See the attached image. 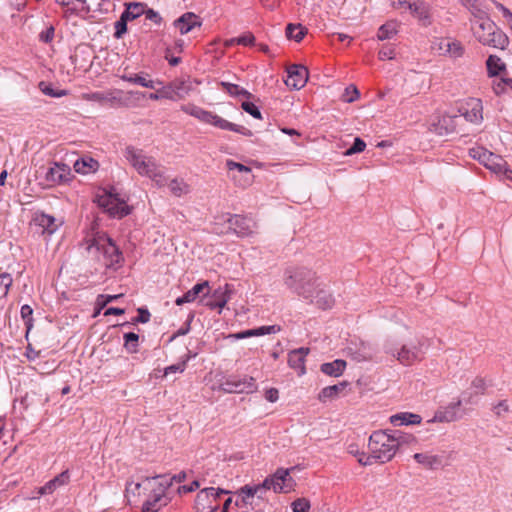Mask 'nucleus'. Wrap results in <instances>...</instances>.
Segmentation results:
<instances>
[{
	"instance_id": "1",
	"label": "nucleus",
	"mask_w": 512,
	"mask_h": 512,
	"mask_svg": "<svg viewBox=\"0 0 512 512\" xmlns=\"http://www.w3.org/2000/svg\"><path fill=\"white\" fill-rule=\"evenodd\" d=\"M124 157L139 175L148 177L157 187H164L168 183L165 169L142 150L128 146L124 150Z\"/></svg>"
},
{
	"instance_id": "2",
	"label": "nucleus",
	"mask_w": 512,
	"mask_h": 512,
	"mask_svg": "<svg viewBox=\"0 0 512 512\" xmlns=\"http://www.w3.org/2000/svg\"><path fill=\"white\" fill-rule=\"evenodd\" d=\"M320 278L316 272L306 266L290 265L283 271V285L292 293L306 298L311 296L316 289Z\"/></svg>"
},
{
	"instance_id": "3",
	"label": "nucleus",
	"mask_w": 512,
	"mask_h": 512,
	"mask_svg": "<svg viewBox=\"0 0 512 512\" xmlns=\"http://www.w3.org/2000/svg\"><path fill=\"white\" fill-rule=\"evenodd\" d=\"M368 447L370 454L362 453L358 459V463L363 466L372 465L373 461L380 463L391 461L398 450V442L387 431H376L370 436Z\"/></svg>"
},
{
	"instance_id": "4",
	"label": "nucleus",
	"mask_w": 512,
	"mask_h": 512,
	"mask_svg": "<svg viewBox=\"0 0 512 512\" xmlns=\"http://www.w3.org/2000/svg\"><path fill=\"white\" fill-rule=\"evenodd\" d=\"M409 336L407 342L399 348L387 347L386 353L390 354L403 366H412L417 362H421L425 355L424 340L419 337H411L412 331L407 327L404 328Z\"/></svg>"
},
{
	"instance_id": "5",
	"label": "nucleus",
	"mask_w": 512,
	"mask_h": 512,
	"mask_svg": "<svg viewBox=\"0 0 512 512\" xmlns=\"http://www.w3.org/2000/svg\"><path fill=\"white\" fill-rule=\"evenodd\" d=\"M472 29L478 41L484 45L504 49L508 43L506 35L487 17H479Z\"/></svg>"
},
{
	"instance_id": "6",
	"label": "nucleus",
	"mask_w": 512,
	"mask_h": 512,
	"mask_svg": "<svg viewBox=\"0 0 512 512\" xmlns=\"http://www.w3.org/2000/svg\"><path fill=\"white\" fill-rule=\"evenodd\" d=\"M181 110L198 119L199 121L213 125L219 129L222 130H230L234 131L243 135H251V132L247 130L246 128L236 125L234 123H231L222 117H220L217 114H214L211 111L204 110L203 108L196 106L194 104H185L181 106Z\"/></svg>"
},
{
	"instance_id": "7",
	"label": "nucleus",
	"mask_w": 512,
	"mask_h": 512,
	"mask_svg": "<svg viewBox=\"0 0 512 512\" xmlns=\"http://www.w3.org/2000/svg\"><path fill=\"white\" fill-rule=\"evenodd\" d=\"M88 250L90 252H93L94 250L100 252L102 254L101 261L107 268L115 267L123 260L122 253L119 248L115 245L112 239L105 234L95 237L92 243L88 246Z\"/></svg>"
},
{
	"instance_id": "8",
	"label": "nucleus",
	"mask_w": 512,
	"mask_h": 512,
	"mask_svg": "<svg viewBox=\"0 0 512 512\" xmlns=\"http://www.w3.org/2000/svg\"><path fill=\"white\" fill-rule=\"evenodd\" d=\"M96 202L112 217L122 218L130 213L125 200L111 191L102 190L97 194Z\"/></svg>"
},
{
	"instance_id": "9",
	"label": "nucleus",
	"mask_w": 512,
	"mask_h": 512,
	"mask_svg": "<svg viewBox=\"0 0 512 512\" xmlns=\"http://www.w3.org/2000/svg\"><path fill=\"white\" fill-rule=\"evenodd\" d=\"M144 483L145 488L149 489L152 493L151 499L148 501L152 504L160 505V502L165 497L167 489L173 484V478H170L169 475L146 477ZM163 505H166V502L163 503Z\"/></svg>"
},
{
	"instance_id": "10",
	"label": "nucleus",
	"mask_w": 512,
	"mask_h": 512,
	"mask_svg": "<svg viewBox=\"0 0 512 512\" xmlns=\"http://www.w3.org/2000/svg\"><path fill=\"white\" fill-rule=\"evenodd\" d=\"M292 469L278 468L272 476L265 479L267 489L273 490L275 493L290 492L295 485L293 478L290 476Z\"/></svg>"
},
{
	"instance_id": "11",
	"label": "nucleus",
	"mask_w": 512,
	"mask_h": 512,
	"mask_svg": "<svg viewBox=\"0 0 512 512\" xmlns=\"http://www.w3.org/2000/svg\"><path fill=\"white\" fill-rule=\"evenodd\" d=\"M472 158L477 159L486 168L492 172L499 174L502 173L506 161L499 155H496L483 147H475L469 150Z\"/></svg>"
},
{
	"instance_id": "12",
	"label": "nucleus",
	"mask_w": 512,
	"mask_h": 512,
	"mask_svg": "<svg viewBox=\"0 0 512 512\" xmlns=\"http://www.w3.org/2000/svg\"><path fill=\"white\" fill-rule=\"evenodd\" d=\"M461 119L472 124H480L483 121V104L479 98L467 99L459 108Z\"/></svg>"
},
{
	"instance_id": "13",
	"label": "nucleus",
	"mask_w": 512,
	"mask_h": 512,
	"mask_svg": "<svg viewBox=\"0 0 512 512\" xmlns=\"http://www.w3.org/2000/svg\"><path fill=\"white\" fill-rule=\"evenodd\" d=\"M222 389L226 393H252L256 391L257 386L255 379L251 376L231 377L222 384Z\"/></svg>"
},
{
	"instance_id": "14",
	"label": "nucleus",
	"mask_w": 512,
	"mask_h": 512,
	"mask_svg": "<svg viewBox=\"0 0 512 512\" xmlns=\"http://www.w3.org/2000/svg\"><path fill=\"white\" fill-rule=\"evenodd\" d=\"M229 227L239 237H249L253 235L257 229V223L252 218L233 215L228 219Z\"/></svg>"
},
{
	"instance_id": "15",
	"label": "nucleus",
	"mask_w": 512,
	"mask_h": 512,
	"mask_svg": "<svg viewBox=\"0 0 512 512\" xmlns=\"http://www.w3.org/2000/svg\"><path fill=\"white\" fill-rule=\"evenodd\" d=\"M226 167L230 172L237 171L238 174H233L231 176V179L236 185L240 187H247L253 182V175L250 167L233 160H227Z\"/></svg>"
},
{
	"instance_id": "16",
	"label": "nucleus",
	"mask_w": 512,
	"mask_h": 512,
	"mask_svg": "<svg viewBox=\"0 0 512 512\" xmlns=\"http://www.w3.org/2000/svg\"><path fill=\"white\" fill-rule=\"evenodd\" d=\"M305 299H309L312 303H315L319 308L324 310L332 308L335 303L332 294L320 279L317 281L314 293Z\"/></svg>"
},
{
	"instance_id": "17",
	"label": "nucleus",
	"mask_w": 512,
	"mask_h": 512,
	"mask_svg": "<svg viewBox=\"0 0 512 512\" xmlns=\"http://www.w3.org/2000/svg\"><path fill=\"white\" fill-rule=\"evenodd\" d=\"M287 72L288 76L285 83L289 88L299 90L307 83L308 70L305 66L292 65Z\"/></svg>"
},
{
	"instance_id": "18",
	"label": "nucleus",
	"mask_w": 512,
	"mask_h": 512,
	"mask_svg": "<svg viewBox=\"0 0 512 512\" xmlns=\"http://www.w3.org/2000/svg\"><path fill=\"white\" fill-rule=\"evenodd\" d=\"M461 400L457 402L450 403L442 410H439L435 413L434 417L430 419L429 423L441 422V423H449L457 421L461 418L460 413Z\"/></svg>"
},
{
	"instance_id": "19",
	"label": "nucleus",
	"mask_w": 512,
	"mask_h": 512,
	"mask_svg": "<svg viewBox=\"0 0 512 512\" xmlns=\"http://www.w3.org/2000/svg\"><path fill=\"white\" fill-rule=\"evenodd\" d=\"M461 122V116L458 115H443L435 123L434 132L439 136H447L457 132V126Z\"/></svg>"
},
{
	"instance_id": "20",
	"label": "nucleus",
	"mask_w": 512,
	"mask_h": 512,
	"mask_svg": "<svg viewBox=\"0 0 512 512\" xmlns=\"http://www.w3.org/2000/svg\"><path fill=\"white\" fill-rule=\"evenodd\" d=\"M174 26L181 35H185L194 28L202 26L201 18L193 12H186L174 21Z\"/></svg>"
},
{
	"instance_id": "21",
	"label": "nucleus",
	"mask_w": 512,
	"mask_h": 512,
	"mask_svg": "<svg viewBox=\"0 0 512 512\" xmlns=\"http://www.w3.org/2000/svg\"><path fill=\"white\" fill-rule=\"evenodd\" d=\"M71 179V169L64 163H54L46 173V180L53 184L66 183Z\"/></svg>"
},
{
	"instance_id": "22",
	"label": "nucleus",
	"mask_w": 512,
	"mask_h": 512,
	"mask_svg": "<svg viewBox=\"0 0 512 512\" xmlns=\"http://www.w3.org/2000/svg\"><path fill=\"white\" fill-rule=\"evenodd\" d=\"M228 493H229V491L220 489V488H218V489H215L213 487L205 488L198 493L196 500L198 503H201L204 501H209V505L205 508L206 512H220L221 509H219L216 504L214 505L212 503V500L215 501L221 494H228Z\"/></svg>"
},
{
	"instance_id": "23",
	"label": "nucleus",
	"mask_w": 512,
	"mask_h": 512,
	"mask_svg": "<svg viewBox=\"0 0 512 512\" xmlns=\"http://www.w3.org/2000/svg\"><path fill=\"white\" fill-rule=\"evenodd\" d=\"M309 353L308 348H298L292 350L288 355V365L297 371L298 375H304L306 372L305 369V358Z\"/></svg>"
},
{
	"instance_id": "24",
	"label": "nucleus",
	"mask_w": 512,
	"mask_h": 512,
	"mask_svg": "<svg viewBox=\"0 0 512 512\" xmlns=\"http://www.w3.org/2000/svg\"><path fill=\"white\" fill-rule=\"evenodd\" d=\"M69 478V472L67 470L63 471L62 473L48 481L44 486L38 488V497L54 493V491L57 490L58 488L68 484Z\"/></svg>"
},
{
	"instance_id": "25",
	"label": "nucleus",
	"mask_w": 512,
	"mask_h": 512,
	"mask_svg": "<svg viewBox=\"0 0 512 512\" xmlns=\"http://www.w3.org/2000/svg\"><path fill=\"white\" fill-rule=\"evenodd\" d=\"M422 26H429L432 23L430 7L420 0L413 1V8L410 11Z\"/></svg>"
},
{
	"instance_id": "26",
	"label": "nucleus",
	"mask_w": 512,
	"mask_h": 512,
	"mask_svg": "<svg viewBox=\"0 0 512 512\" xmlns=\"http://www.w3.org/2000/svg\"><path fill=\"white\" fill-rule=\"evenodd\" d=\"M281 330L278 325H270V326H261L256 329L245 330L242 332L230 334L228 338L233 339H244L252 336H263L266 334H275Z\"/></svg>"
},
{
	"instance_id": "27",
	"label": "nucleus",
	"mask_w": 512,
	"mask_h": 512,
	"mask_svg": "<svg viewBox=\"0 0 512 512\" xmlns=\"http://www.w3.org/2000/svg\"><path fill=\"white\" fill-rule=\"evenodd\" d=\"M231 290L229 285H225L224 287L217 288L213 293V300L208 302L206 305L210 308H219L220 310L224 308L227 302L230 300Z\"/></svg>"
},
{
	"instance_id": "28",
	"label": "nucleus",
	"mask_w": 512,
	"mask_h": 512,
	"mask_svg": "<svg viewBox=\"0 0 512 512\" xmlns=\"http://www.w3.org/2000/svg\"><path fill=\"white\" fill-rule=\"evenodd\" d=\"M421 420L422 418L420 415L410 412L397 413L390 417V422L394 426L420 424Z\"/></svg>"
},
{
	"instance_id": "29",
	"label": "nucleus",
	"mask_w": 512,
	"mask_h": 512,
	"mask_svg": "<svg viewBox=\"0 0 512 512\" xmlns=\"http://www.w3.org/2000/svg\"><path fill=\"white\" fill-rule=\"evenodd\" d=\"M73 167L77 173L89 174L98 170L99 163L91 157H83L76 160Z\"/></svg>"
},
{
	"instance_id": "30",
	"label": "nucleus",
	"mask_w": 512,
	"mask_h": 512,
	"mask_svg": "<svg viewBox=\"0 0 512 512\" xmlns=\"http://www.w3.org/2000/svg\"><path fill=\"white\" fill-rule=\"evenodd\" d=\"M346 368V362L342 359H336L332 362L323 363L321 365V372L328 376L339 377L343 374Z\"/></svg>"
},
{
	"instance_id": "31",
	"label": "nucleus",
	"mask_w": 512,
	"mask_h": 512,
	"mask_svg": "<svg viewBox=\"0 0 512 512\" xmlns=\"http://www.w3.org/2000/svg\"><path fill=\"white\" fill-rule=\"evenodd\" d=\"M209 284L207 281L196 284L192 289L187 291L183 296L178 297L175 301L176 305L180 306L185 303H191L196 300L198 295L205 289L208 288Z\"/></svg>"
},
{
	"instance_id": "32",
	"label": "nucleus",
	"mask_w": 512,
	"mask_h": 512,
	"mask_svg": "<svg viewBox=\"0 0 512 512\" xmlns=\"http://www.w3.org/2000/svg\"><path fill=\"white\" fill-rule=\"evenodd\" d=\"M486 67L489 77L498 76L506 70V64L504 61L496 55H490L488 57Z\"/></svg>"
},
{
	"instance_id": "33",
	"label": "nucleus",
	"mask_w": 512,
	"mask_h": 512,
	"mask_svg": "<svg viewBox=\"0 0 512 512\" xmlns=\"http://www.w3.org/2000/svg\"><path fill=\"white\" fill-rule=\"evenodd\" d=\"M346 386H347V382H341L339 384L324 387L320 391L318 399L321 402H325L329 399H334L338 396V394L340 392H342L345 389Z\"/></svg>"
},
{
	"instance_id": "34",
	"label": "nucleus",
	"mask_w": 512,
	"mask_h": 512,
	"mask_svg": "<svg viewBox=\"0 0 512 512\" xmlns=\"http://www.w3.org/2000/svg\"><path fill=\"white\" fill-rule=\"evenodd\" d=\"M398 23L388 21L378 29L377 38L380 41L392 39L398 33Z\"/></svg>"
},
{
	"instance_id": "35",
	"label": "nucleus",
	"mask_w": 512,
	"mask_h": 512,
	"mask_svg": "<svg viewBox=\"0 0 512 512\" xmlns=\"http://www.w3.org/2000/svg\"><path fill=\"white\" fill-rule=\"evenodd\" d=\"M173 83L178 100L186 98L194 89V82L190 79L175 80Z\"/></svg>"
},
{
	"instance_id": "36",
	"label": "nucleus",
	"mask_w": 512,
	"mask_h": 512,
	"mask_svg": "<svg viewBox=\"0 0 512 512\" xmlns=\"http://www.w3.org/2000/svg\"><path fill=\"white\" fill-rule=\"evenodd\" d=\"M170 192L176 196L181 197L190 192V186L183 180L175 178L168 184Z\"/></svg>"
},
{
	"instance_id": "37",
	"label": "nucleus",
	"mask_w": 512,
	"mask_h": 512,
	"mask_svg": "<svg viewBox=\"0 0 512 512\" xmlns=\"http://www.w3.org/2000/svg\"><path fill=\"white\" fill-rule=\"evenodd\" d=\"M307 29L301 24H288L286 28V35L289 39L300 42L306 35Z\"/></svg>"
},
{
	"instance_id": "38",
	"label": "nucleus",
	"mask_w": 512,
	"mask_h": 512,
	"mask_svg": "<svg viewBox=\"0 0 512 512\" xmlns=\"http://www.w3.org/2000/svg\"><path fill=\"white\" fill-rule=\"evenodd\" d=\"M83 98L88 101H97V102H115L120 101V98H118L114 92L103 94L99 92L91 93V94H84Z\"/></svg>"
},
{
	"instance_id": "39",
	"label": "nucleus",
	"mask_w": 512,
	"mask_h": 512,
	"mask_svg": "<svg viewBox=\"0 0 512 512\" xmlns=\"http://www.w3.org/2000/svg\"><path fill=\"white\" fill-rule=\"evenodd\" d=\"M144 13V7L140 3H129L122 15L128 20H134Z\"/></svg>"
},
{
	"instance_id": "40",
	"label": "nucleus",
	"mask_w": 512,
	"mask_h": 512,
	"mask_svg": "<svg viewBox=\"0 0 512 512\" xmlns=\"http://www.w3.org/2000/svg\"><path fill=\"white\" fill-rule=\"evenodd\" d=\"M221 86L231 96H234V97L244 96V97H247V98L251 97V94L247 90L241 88L240 86H238L236 84H232V83H229V82H221Z\"/></svg>"
},
{
	"instance_id": "41",
	"label": "nucleus",
	"mask_w": 512,
	"mask_h": 512,
	"mask_svg": "<svg viewBox=\"0 0 512 512\" xmlns=\"http://www.w3.org/2000/svg\"><path fill=\"white\" fill-rule=\"evenodd\" d=\"M446 46V56L451 58H459L463 55L464 48L459 41L449 39Z\"/></svg>"
},
{
	"instance_id": "42",
	"label": "nucleus",
	"mask_w": 512,
	"mask_h": 512,
	"mask_svg": "<svg viewBox=\"0 0 512 512\" xmlns=\"http://www.w3.org/2000/svg\"><path fill=\"white\" fill-rule=\"evenodd\" d=\"M20 314L26 326V335H28V333L31 331L33 327V309L31 308V306L27 304L23 305L21 307Z\"/></svg>"
},
{
	"instance_id": "43",
	"label": "nucleus",
	"mask_w": 512,
	"mask_h": 512,
	"mask_svg": "<svg viewBox=\"0 0 512 512\" xmlns=\"http://www.w3.org/2000/svg\"><path fill=\"white\" fill-rule=\"evenodd\" d=\"M124 340V346L130 353H136L138 351L139 336L137 334L133 332L126 333Z\"/></svg>"
},
{
	"instance_id": "44",
	"label": "nucleus",
	"mask_w": 512,
	"mask_h": 512,
	"mask_svg": "<svg viewBox=\"0 0 512 512\" xmlns=\"http://www.w3.org/2000/svg\"><path fill=\"white\" fill-rule=\"evenodd\" d=\"M122 79L127 82L138 84V85L146 87V88H154V81L147 80L145 77H143L141 75H134V76L124 75V76H122Z\"/></svg>"
},
{
	"instance_id": "45",
	"label": "nucleus",
	"mask_w": 512,
	"mask_h": 512,
	"mask_svg": "<svg viewBox=\"0 0 512 512\" xmlns=\"http://www.w3.org/2000/svg\"><path fill=\"white\" fill-rule=\"evenodd\" d=\"M12 277L8 273H0V299L4 298L12 285Z\"/></svg>"
},
{
	"instance_id": "46",
	"label": "nucleus",
	"mask_w": 512,
	"mask_h": 512,
	"mask_svg": "<svg viewBox=\"0 0 512 512\" xmlns=\"http://www.w3.org/2000/svg\"><path fill=\"white\" fill-rule=\"evenodd\" d=\"M310 501L307 498H298L291 504L293 512H309Z\"/></svg>"
},
{
	"instance_id": "47",
	"label": "nucleus",
	"mask_w": 512,
	"mask_h": 512,
	"mask_svg": "<svg viewBox=\"0 0 512 512\" xmlns=\"http://www.w3.org/2000/svg\"><path fill=\"white\" fill-rule=\"evenodd\" d=\"M360 96V93L358 91V89L356 88V86L354 85H350L349 87H347L345 89V92L343 94V101L347 102V103H351L355 100H357Z\"/></svg>"
},
{
	"instance_id": "48",
	"label": "nucleus",
	"mask_w": 512,
	"mask_h": 512,
	"mask_svg": "<svg viewBox=\"0 0 512 512\" xmlns=\"http://www.w3.org/2000/svg\"><path fill=\"white\" fill-rule=\"evenodd\" d=\"M241 107L245 112L249 113L252 117H254L256 119L262 118L260 110L254 103L244 101V102H242Z\"/></svg>"
},
{
	"instance_id": "49",
	"label": "nucleus",
	"mask_w": 512,
	"mask_h": 512,
	"mask_svg": "<svg viewBox=\"0 0 512 512\" xmlns=\"http://www.w3.org/2000/svg\"><path fill=\"white\" fill-rule=\"evenodd\" d=\"M127 21L123 15H121L120 19L115 23V38L119 39L123 36V34L127 31Z\"/></svg>"
},
{
	"instance_id": "50",
	"label": "nucleus",
	"mask_w": 512,
	"mask_h": 512,
	"mask_svg": "<svg viewBox=\"0 0 512 512\" xmlns=\"http://www.w3.org/2000/svg\"><path fill=\"white\" fill-rule=\"evenodd\" d=\"M391 435H393V439L397 440L398 448L402 444H410L412 442H415V437L413 435L404 434L400 431H396V432L392 433Z\"/></svg>"
},
{
	"instance_id": "51",
	"label": "nucleus",
	"mask_w": 512,
	"mask_h": 512,
	"mask_svg": "<svg viewBox=\"0 0 512 512\" xmlns=\"http://www.w3.org/2000/svg\"><path fill=\"white\" fill-rule=\"evenodd\" d=\"M190 359V357L188 356L184 361H182L181 363H178V364H173V365H170L168 367H166L164 369V375H169V374H172V373H182L184 372L185 368H186V364L188 362V360Z\"/></svg>"
},
{
	"instance_id": "52",
	"label": "nucleus",
	"mask_w": 512,
	"mask_h": 512,
	"mask_svg": "<svg viewBox=\"0 0 512 512\" xmlns=\"http://www.w3.org/2000/svg\"><path fill=\"white\" fill-rule=\"evenodd\" d=\"M39 221H40V225L45 227V229L47 230V232L49 234H52L55 231V229H56V226L54 225L55 219L52 216L42 215L40 217Z\"/></svg>"
},
{
	"instance_id": "53",
	"label": "nucleus",
	"mask_w": 512,
	"mask_h": 512,
	"mask_svg": "<svg viewBox=\"0 0 512 512\" xmlns=\"http://www.w3.org/2000/svg\"><path fill=\"white\" fill-rule=\"evenodd\" d=\"M365 148L366 143L362 139L357 137L355 138L353 145L345 152V155L349 156L355 153H360L364 151Z\"/></svg>"
},
{
	"instance_id": "54",
	"label": "nucleus",
	"mask_w": 512,
	"mask_h": 512,
	"mask_svg": "<svg viewBox=\"0 0 512 512\" xmlns=\"http://www.w3.org/2000/svg\"><path fill=\"white\" fill-rule=\"evenodd\" d=\"M40 86V89L41 91L45 94V95H48V96H51V97H62V96H65L67 94V92L65 90H60L58 92H55L53 90V88H51L49 85H47L46 83L44 82H41L39 84Z\"/></svg>"
},
{
	"instance_id": "55",
	"label": "nucleus",
	"mask_w": 512,
	"mask_h": 512,
	"mask_svg": "<svg viewBox=\"0 0 512 512\" xmlns=\"http://www.w3.org/2000/svg\"><path fill=\"white\" fill-rule=\"evenodd\" d=\"M122 294H118V295H98L97 297V300H96V305L97 306H100V309H103L108 303L118 299L119 297H121Z\"/></svg>"
},
{
	"instance_id": "56",
	"label": "nucleus",
	"mask_w": 512,
	"mask_h": 512,
	"mask_svg": "<svg viewBox=\"0 0 512 512\" xmlns=\"http://www.w3.org/2000/svg\"><path fill=\"white\" fill-rule=\"evenodd\" d=\"M160 90H161V96L163 97V99L178 100L176 93H175V88H174L173 82L170 83L169 85L163 87Z\"/></svg>"
},
{
	"instance_id": "57",
	"label": "nucleus",
	"mask_w": 512,
	"mask_h": 512,
	"mask_svg": "<svg viewBox=\"0 0 512 512\" xmlns=\"http://www.w3.org/2000/svg\"><path fill=\"white\" fill-rule=\"evenodd\" d=\"M414 459L425 466L431 467L432 464L436 461V458L433 456H429L427 454L423 453H416L414 454Z\"/></svg>"
},
{
	"instance_id": "58",
	"label": "nucleus",
	"mask_w": 512,
	"mask_h": 512,
	"mask_svg": "<svg viewBox=\"0 0 512 512\" xmlns=\"http://www.w3.org/2000/svg\"><path fill=\"white\" fill-rule=\"evenodd\" d=\"M449 38H439L434 43L432 48L441 55H446V49Z\"/></svg>"
},
{
	"instance_id": "59",
	"label": "nucleus",
	"mask_w": 512,
	"mask_h": 512,
	"mask_svg": "<svg viewBox=\"0 0 512 512\" xmlns=\"http://www.w3.org/2000/svg\"><path fill=\"white\" fill-rule=\"evenodd\" d=\"M493 411L498 417H502L509 412V406L507 401L503 400L498 402L494 407Z\"/></svg>"
},
{
	"instance_id": "60",
	"label": "nucleus",
	"mask_w": 512,
	"mask_h": 512,
	"mask_svg": "<svg viewBox=\"0 0 512 512\" xmlns=\"http://www.w3.org/2000/svg\"><path fill=\"white\" fill-rule=\"evenodd\" d=\"M239 494L243 496V501L247 503L246 498L253 497L254 495H257V489L253 488V486L245 485L240 488Z\"/></svg>"
},
{
	"instance_id": "61",
	"label": "nucleus",
	"mask_w": 512,
	"mask_h": 512,
	"mask_svg": "<svg viewBox=\"0 0 512 512\" xmlns=\"http://www.w3.org/2000/svg\"><path fill=\"white\" fill-rule=\"evenodd\" d=\"M254 41H255V37L251 33H245L236 38L237 44L243 45V46L253 45Z\"/></svg>"
},
{
	"instance_id": "62",
	"label": "nucleus",
	"mask_w": 512,
	"mask_h": 512,
	"mask_svg": "<svg viewBox=\"0 0 512 512\" xmlns=\"http://www.w3.org/2000/svg\"><path fill=\"white\" fill-rule=\"evenodd\" d=\"M380 60H392L395 57V50L393 47H383L378 53Z\"/></svg>"
},
{
	"instance_id": "63",
	"label": "nucleus",
	"mask_w": 512,
	"mask_h": 512,
	"mask_svg": "<svg viewBox=\"0 0 512 512\" xmlns=\"http://www.w3.org/2000/svg\"><path fill=\"white\" fill-rule=\"evenodd\" d=\"M392 5L396 9H404L409 10L413 8V1L412 0H392Z\"/></svg>"
},
{
	"instance_id": "64",
	"label": "nucleus",
	"mask_w": 512,
	"mask_h": 512,
	"mask_svg": "<svg viewBox=\"0 0 512 512\" xmlns=\"http://www.w3.org/2000/svg\"><path fill=\"white\" fill-rule=\"evenodd\" d=\"M492 89L496 95H501V94L507 92V88L505 87L504 81L502 80V78H500L498 80H494L492 82Z\"/></svg>"
}]
</instances>
